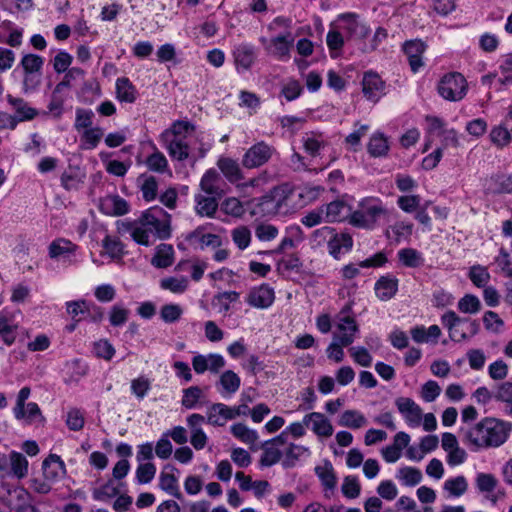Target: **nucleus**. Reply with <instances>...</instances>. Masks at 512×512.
I'll use <instances>...</instances> for the list:
<instances>
[{
	"label": "nucleus",
	"mask_w": 512,
	"mask_h": 512,
	"mask_svg": "<svg viewBox=\"0 0 512 512\" xmlns=\"http://www.w3.org/2000/svg\"><path fill=\"white\" fill-rule=\"evenodd\" d=\"M94 113L90 109L77 108L74 128L80 132L81 130L92 127Z\"/></svg>",
	"instance_id": "obj_61"
},
{
	"label": "nucleus",
	"mask_w": 512,
	"mask_h": 512,
	"mask_svg": "<svg viewBox=\"0 0 512 512\" xmlns=\"http://www.w3.org/2000/svg\"><path fill=\"white\" fill-rule=\"evenodd\" d=\"M20 65L23 68L24 73H38L41 75L44 58L37 54H25L20 61Z\"/></svg>",
	"instance_id": "obj_50"
},
{
	"label": "nucleus",
	"mask_w": 512,
	"mask_h": 512,
	"mask_svg": "<svg viewBox=\"0 0 512 512\" xmlns=\"http://www.w3.org/2000/svg\"><path fill=\"white\" fill-rule=\"evenodd\" d=\"M116 98L120 102L134 103L137 99L138 92L136 87L127 77H120L116 80Z\"/></svg>",
	"instance_id": "obj_30"
},
{
	"label": "nucleus",
	"mask_w": 512,
	"mask_h": 512,
	"mask_svg": "<svg viewBox=\"0 0 512 512\" xmlns=\"http://www.w3.org/2000/svg\"><path fill=\"white\" fill-rule=\"evenodd\" d=\"M44 478L49 482H57L66 475V466L61 457L57 454H50L42 462Z\"/></svg>",
	"instance_id": "obj_17"
},
{
	"label": "nucleus",
	"mask_w": 512,
	"mask_h": 512,
	"mask_svg": "<svg viewBox=\"0 0 512 512\" xmlns=\"http://www.w3.org/2000/svg\"><path fill=\"white\" fill-rule=\"evenodd\" d=\"M389 148L388 138L381 132L373 133L367 144V152L373 158L386 157Z\"/></svg>",
	"instance_id": "obj_28"
},
{
	"label": "nucleus",
	"mask_w": 512,
	"mask_h": 512,
	"mask_svg": "<svg viewBox=\"0 0 512 512\" xmlns=\"http://www.w3.org/2000/svg\"><path fill=\"white\" fill-rule=\"evenodd\" d=\"M511 430L509 422L494 418L485 417L474 425L460 428L462 441L472 450L497 448L503 445Z\"/></svg>",
	"instance_id": "obj_2"
},
{
	"label": "nucleus",
	"mask_w": 512,
	"mask_h": 512,
	"mask_svg": "<svg viewBox=\"0 0 512 512\" xmlns=\"http://www.w3.org/2000/svg\"><path fill=\"white\" fill-rule=\"evenodd\" d=\"M395 405L406 423L411 427L419 426L422 419L421 407L409 397H398Z\"/></svg>",
	"instance_id": "obj_14"
},
{
	"label": "nucleus",
	"mask_w": 512,
	"mask_h": 512,
	"mask_svg": "<svg viewBox=\"0 0 512 512\" xmlns=\"http://www.w3.org/2000/svg\"><path fill=\"white\" fill-rule=\"evenodd\" d=\"M399 261L408 268H418L424 263L422 254L414 248H403L397 253Z\"/></svg>",
	"instance_id": "obj_43"
},
{
	"label": "nucleus",
	"mask_w": 512,
	"mask_h": 512,
	"mask_svg": "<svg viewBox=\"0 0 512 512\" xmlns=\"http://www.w3.org/2000/svg\"><path fill=\"white\" fill-rule=\"evenodd\" d=\"M468 90V84L464 76L459 72H450L441 77L437 91L439 95L452 102L462 100Z\"/></svg>",
	"instance_id": "obj_5"
},
{
	"label": "nucleus",
	"mask_w": 512,
	"mask_h": 512,
	"mask_svg": "<svg viewBox=\"0 0 512 512\" xmlns=\"http://www.w3.org/2000/svg\"><path fill=\"white\" fill-rule=\"evenodd\" d=\"M398 279L392 275L381 276L375 283L374 290L376 296L381 301H388L393 298L398 291Z\"/></svg>",
	"instance_id": "obj_23"
},
{
	"label": "nucleus",
	"mask_w": 512,
	"mask_h": 512,
	"mask_svg": "<svg viewBox=\"0 0 512 512\" xmlns=\"http://www.w3.org/2000/svg\"><path fill=\"white\" fill-rule=\"evenodd\" d=\"M322 208L327 223L343 222L347 219L350 221L353 213L352 207L339 199L322 205Z\"/></svg>",
	"instance_id": "obj_15"
},
{
	"label": "nucleus",
	"mask_w": 512,
	"mask_h": 512,
	"mask_svg": "<svg viewBox=\"0 0 512 512\" xmlns=\"http://www.w3.org/2000/svg\"><path fill=\"white\" fill-rule=\"evenodd\" d=\"M274 299L275 294L273 288L268 284H262L251 289L246 302L252 307L265 309L272 305Z\"/></svg>",
	"instance_id": "obj_18"
},
{
	"label": "nucleus",
	"mask_w": 512,
	"mask_h": 512,
	"mask_svg": "<svg viewBox=\"0 0 512 512\" xmlns=\"http://www.w3.org/2000/svg\"><path fill=\"white\" fill-rule=\"evenodd\" d=\"M427 48L425 42L420 39L407 40L403 44V52L407 56L410 69L417 73L424 66L423 54Z\"/></svg>",
	"instance_id": "obj_13"
},
{
	"label": "nucleus",
	"mask_w": 512,
	"mask_h": 512,
	"mask_svg": "<svg viewBox=\"0 0 512 512\" xmlns=\"http://www.w3.org/2000/svg\"><path fill=\"white\" fill-rule=\"evenodd\" d=\"M202 397V389L199 386H190L183 390L181 404L186 409H193L197 406Z\"/></svg>",
	"instance_id": "obj_58"
},
{
	"label": "nucleus",
	"mask_w": 512,
	"mask_h": 512,
	"mask_svg": "<svg viewBox=\"0 0 512 512\" xmlns=\"http://www.w3.org/2000/svg\"><path fill=\"white\" fill-rule=\"evenodd\" d=\"M233 57L237 71H247L256 59L255 48L250 44H240L234 48Z\"/></svg>",
	"instance_id": "obj_21"
},
{
	"label": "nucleus",
	"mask_w": 512,
	"mask_h": 512,
	"mask_svg": "<svg viewBox=\"0 0 512 512\" xmlns=\"http://www.w3.org/2000/svg\"><path fill=\"white\" fill-rule=\"evenodd\" d=\"M174 249L170 244H160L153 256L151 263L157 268H167L173 264Z\"/></svg>",
	"instance_id": "obj_36"
},
{
	"label": "nucleus",
	"mask_w": 512,
	"mask_h": 512,
	"mask_svg": "<svg viewBox=\"0 0 512 512\" xmlns=\"http://www.w3.org/2000/svg\"><path fill=\"white\" fill-rule=\"evenodd\" d=\"M221 197L218 196H204L198 194L195 196V210L199 216L214 217L218 209V200Z\"/></svg>",
	"instance_id": "obj_32"
},
{
	"label": "nucleus",
	"mask_w": 512,
	"mask_h": 512,
	"mask_svg": "<svg viewBox=\"0 0 512 512\" xmlns=\"http://www.w3.org/2000/svg\"><path fill=\"white\" fill-rule=\"evenodd\" d=\"M315 474L321 481L322 486L325 489V497L330 498V495L327 491H332L336 487L337 477L335 475L332 464L329 461H326L324 466H316Z\"/></svg>",
	"instance_id": "obj_31"
},
{
	"label": "nucleus",
	"mask_w": 512,
	"mask_h": 512,
	"mask_svg": "<svg viewBox=\"0 0 512 512\" xmlns=\"http://www.w3.org/2000/svg\"><path fill=\"white\" fill-rule=\"evenodd\" d=\"M345 35L343 32H340L339 30L331 29L327 33L326 36V43L330 50V54L332 58H335L338 56V51L342 49L344 46V39Z\"/></svg>",
	"instance_id": "obj_56"
},
{
	"label": "nucleus",
	"mask_w": 512,
	"mask_h": 512,
	"mask_svg": "<svg viewBox=\"0 0 512 512\" xmlns=\"http://www.w3.org/2000/svg\"><path fill=\"white\" fill-rule=\"evenodd\" d=\"M130 311L121 305H113L109 312V322L114 327L124 325L129 317Z\"/></svg>",
	"instance_id": "obj_64"
},
{
	"label": "nucleus",
	"mask_w": 512,
	"mask_h": 512,
	"mask_svg": "<svg viewBox=\"0 0 512 512\" xmlns=\"http://www.w3.org/2000/svg\"><path fill=\"white\" fill-rule=\"evenodd\" d=\"M240 294L236 291H225L214 295L212 306L218 308L219 312H228L230 304L239 299Z\"/></svg>",
	"instance_id": "obj_45"
},
{
	"label": "nucleus",
	"mask_w": 512,
	"mask_h": 512,
	"mask_svg": "<svg viewBox=\"0 0 512 512\" xmlns=\"http://www.w3.org/2000/svg\"><path fill=\"white\" fill-rule=\"evenodd\" d=\"M367 419L365 416L357 410H346L342 413L339 418L338 424L342 427L350 429H359L365 426Z\"/></svg>",
	"instance_id": "obj_42"
},
{
	"label": "nucleus",
	"mask_w": 512,
	"mask_h": 512,
	"mask_svg": "<svg viewBox=\"0 0 512 512\" xmlns=\"http://www.w3.org/2000/svg\"><path fill=\"white\" fill-rule=\"evenodd\" d=\"M335 232L336 229L330 226H323L314 230L311 235V243L313 247H328Z\"/></svg>",
	"instance_id": "obj_53"
},
{
	"label": "nucleus",
	"mask_w": 512,
	"mask_h": 512,
	"mask_svg": "<svg viewBox=\"0 0 512 512\" xmlns=\"http://www.w3.org/2000/svg\"><path fill=\"white\" fill-rule=\"evenodd\" d=\"M386 213L387 210L380 199L367 197L362 199L358 204V209L353 211L350 224L357 228L372 230Z\"/></svg>",
	"instance_id": "obj_3"
},
{
	"label": "nucleus",
	"mask_w": 512,
	"mask_h": 512,
	"mask_svg": "<svg viewBox=\"0 0 512 512\" xmlns=\"http://www.w3.org/2000/svg\"><path fill=\"white\" fill-rule=\"evenodd\" d=\"M232 435L246 444H254L258 440V433L243 423H236L230 427Z\"/></svg>",
	"instance_id": "obj_48"
},
{
	"label": "nucleus",
	"mask_w": 512,
	"mask_h": 512,
	"mask_svg": "<svg viewBox=\"0 0 512 512\" xmlns=\"http://www.w3.org/2000/svg\"><path fill=\"white\" fill-rule=\"evenodd\" d=\"M170 469L171 471L176 470L173 466L167 465L164 470ZM159 487L172 495L173 497L181 500L182 494L179 491L178 479L172 474L166 471H162L159 477Z\"/></svg>",
	"instance_id": "obj_33"
},
{
	"label": "nucleus",
	"mask_w": 512,
	"mask_h": 512,
	"mask_svg": "<svg viewBox=\"0 0 512 512\" xmlns=\"http://www.w3.org/2000/svg\"><path fill=\"white\" fill-rule=\"evenodd\" d=\"M309 449L305 446L290 443L283 453L282 466L284 469L293 468L296 466L299 459L304 455L308 454Z\"/></svg>",
	"instance_id": "obj_38"
},
{
	"label": "nucleus",
	"mask_w": 512,
	"mask_h": 512,
	"mask_svg": "<svg viewBox=\"0 0 512 512\" xmlns=\"http://www.w3.org/2000/svg\"><path fill=\"white\" fill-rule=\"evenodd\" d=\"M18 325L3 311L0 312V336L5 345L11 346L16 341V330Z\"/></svg>",
	"instance_id": "obj_35"
},
{
	"label": "nucleus",
	"mask_w": 512,
	"mask_h": 512,
	"mask_svg": "<svg viewBox=\"0 0 512 512\" xmlns=\"http://www.w3.org/2000/svg\"><path fill=\"white\" fill-rule=\"evenodd\" d=\"M306 426L311 425V430L318 436L330 437L333 434V426L324 414L312 412L303 418Z\"/></svg>",
	"instance_id": "obj_22"
},
{
	"label": "nucleus",
	"mask_w": 512,
	"mask_h": 512,
	"mask_svg": "<svg viewBox=\"0 0 512 512\" xmlns=\"http://www.w3.org/2000/svg\"><path fill=\"white\" fill-rule=\"evenodd\" d=\"M153 153L150 154L146 160L145 165L147 168L155 173L164 174L170 172L168 160L165 155L153 145Z\"/></svg>",
	"instance_id": "obj_37"
},
{
	"label": "nucleus",
	"mask_w": 512,
	"mask_h": 512,
	"mask_svg": "<svg viewBox=\"0 0 512 512\" xmlns=\"http://www.w3.org/2000/svg\"><path fill=\"white\" fill-rule=\"evenodd\" d=\"M125 228L137 244L151 246L157 239L171 237V215L160 206H152L136 221L125 224Z\"/></svg>",
	"instance_id": "obj_1"
},
{
	"label": "nucleus",
	"mask_w": 512,
	"mask_h": 512,
	"mask_svg": "<svg viewBox=\"0 0 512 512\" xmlns=\"http://www.w3.org/2000/svg\"><path fill=\"white\" fill-rule=\"evenodd\" d=\"M7 492L15 499V506L13 509L18 512H25L32 507L33 498L29 491L24 487L17 486L13 489H8Z\"/></svg>",
	"instance_id": "obj_39"
},
{
	"label": "nucleus",
	"mask_w": 512,
	"mask_h": 512,
	"mask_svg": "<svg viewBox=\"0 0 512 512\" xmlns=\"http://www.w3.org/2000/svg\"><path fill=\"white\" fill-rule=\"evenodd\" d=\"M339 335H334V339L340 341L344 346L351 345L359 332V326L356 320L348 315L339 317L337 324Z\"/></svg>",
	"instance_id": "obj_19"
},
{
	"label": "nucleus",
	"mask_w": 512,
	"mask_h": 512,
	"mask_svg": "<svg viewBox=\"0 0 512 512\" xmlns=\"http://www.w3.org/2000/svg\"><path fill=\"white\" fill-rule=\"evenodd\" d=\"M294 35L291 31L272 37L268 40L265 37L260 38V42L264 46L268 54L279 60H286L290 57V50L294 44Z\"/></svg>",
	"instance_id": "obj_7"
},
{
	"label": "nucleus",
	"mask_w": 512,
	"mask_h": 512,
	"mask_svg": "<svg viewBox=\"0 0 512 512\" xmlns=\"http://www.w3.org/2000/svg\"><path fill=\"white\" fill-rule=\"evenodd\" d=\"M99 210L108 216H123L130 211V205L118 194H113L100 199Z\"/></svg>",
	"instance_id": "obj_16"
},
{
	"label": "nucleus",
	"mask_w": 512,
	"mask_h": 512,
	"mask_svg": "<svg viewBox=\"0 0 512 512\" xmlns=\"http://www.w3.org/2000/svg\"><path fill=\"white\" fill-rule=\"evenodd\" d=\"M468 277L471 282L478 288L487 286L491 278L487 268L482 265H473L470 267Z\"/></svg>",
	"instance_id": "obj_52"
},
{
	"label": "nucleus",
	"mask_w": 512,
	"mask_h": 512,
	"mask_svg": "<svg viewBox=\"0 0 512 512\" xmlns=\"http://www.w3.org/2000/svg\"><path fill=\"white\" fill-rule=\"evenodd\" d=\"M232 240L240 250L246 249L251 241V232L246 226H240L232 230Z\"/></svg>",
	"instance_id": "obj_62"
},
{
	"label": "nucleus",
	"mask_w": 512,
	"mask_h": 512,
	"mask_svg": "<svg viewBox=\"0 0 512 512\" xmlns=\"http://www.w3.org/2000/svg\"><path fill=\"white\" fill-rule=\"evenodd\" d=\"M342 494L348 499H355L360 495L361 486L356 476H346L341 486Z\"/></svg>",
	"instance_id": "obj_60"
},
{
	"label": "nucleus",
	"mask_w": 512,
	"mask_h": 512,
	"mask_svg": "<svg viewBox=\"0 0 512 512\" xmlns=\"http://www.w3.org/2000/svg\"><path fill=\"white\" fill-rule=\"evenodd\" d=\"M338 28L344 33L347 40L351 39H364L369 33V27L358 20V15L355 13L341 14L338 18Z\"/></svg>",
	"instance_id": "obj_9"
},
{
	"label": "nucleus",
	"mask_w": 512,
	"mask_h": 512,
	"mask_svg": "<svg viewBox=\"0 0 512 512\" xmlns=\"http://www.w3.org/2000/svg\"><path fill=\"white\" fill-rule=\"evenodd\" d=\"M353 238L347 232L338 233L337 231L331 238L327 247L328 253L335 260H339L342 255L350 252L353 248Z\"/></svg>",
	"instance_id": "obj_20"
},
{
	"label": "nucleus",
	"mask_w": 512,
	"mask_h": 512,
	"mask_svg": "<svg viewBox=\"0 0 512 512\" xmlns=\"http://www.w3.org/2000/svg\"><path fill=\"white\" fill-rule=\"evenodd\" d=\"M221 182L220 174L212 168L207 170L202 176L200 187L208 195L222 197L224 190L220 186Z\"/></svg>",
	"instance_id": "obj_26"
},
{
	"label": "nucleus",
	"mask_w": 512,
	"mask_h": 512,
	"mask_svg": "<svg viewBox=\"0 0 512 512\" xmlns=\"http://www.w3.org/2000/svg\"><path fill=\"white\" fill-rule=\"evenodd\" d=\"M8 472L9 477H15L19 480L28 475V460L22 453L12 451L9 454Z\"/></svg>",
	"instance_id": "obj_29"
},
{
	"label": "nucleus",
	"mask_w": 512,
	"mask_h": 512,
	"mask_svg": "<svg viewBox=\"0 0 512 512\" xmlns=\"http://www.w3.org/2000/svg\"><path fill=\"white\" fill-rule=\"evenodd\" d=\"M263 453L260 457V466L262 467H271L277 464L283 453L277 447H273V445H266V441L262 444Z\"/></svg>",
	"instance_id": "obj_51"
},
{
	"label": "nucleus",
	"mask_w": 512,
	"mask_h": 512,
	"mask_svg": "<svg viewBox=\"0 0 512 512\" xmlns=\"http://www.w3.org/2000/svg\"><path fill=\"white\" fill-rule=\"evenodd\" d=\"M494 400L505 404L506 414L512 416V381L495 384Z\"/></svg>",
	"instance_id": "obj_34"
},
{
	"label": "nucleus",
	"mask_w": 512,
	"mask_h": 512,
	"mask_svg": "<svg viewBox=\"0 0 512 512\" xmlns=\"http://www.w3.org/2000/svg\"><path fill=\"white\" fill-rule=\"evenodd\" d=\"M102 246L113 259H121L124 255V245L116 236L106 235L102 241Z\"/></svg>",
	"instance_id": "obj_49"
},
{
	"label": "nucleus",
	"mask_w": 512,
	"mask_h": 512,
	"mask_svg": "<svg viewBox=\"0 0 512 512\" xmlns=\"http://www.w3.org/2000/svg\"><path fill=\"white\" fill-rule=\"evenodd\" d=\"M78 245L66 238H57L48 246V255L51 259L63 261L71 265L78 250Z\"/></svg>",
	"instance_id": "obj_10"
},
{
	"label": "nucleus",
	"mask_w": 512,
	"mask_h": 512,
	"mask_svg": "<svg viewBox=\"0 0 512 512\" xmlns=\"http://www.w3.org/2000/svg\"><path fill=\"white\" fill-rule=\"evenodd\" d=\"M194 130L195 126L191 122L176 120L175 122H173L172 126L169 129L163 132L162 137L167 139L170 135H172L173 137L187 136Z\"/></svg>",
	"instance_id": "obj_55"
},
{
	"label": "nucleus",
	"mask_w": 512,
	"mask_h": 512,
	"mask_svg": "<svg viewBox=\"0 0 512 512\" xmlns=\"http://www.w3.org/2000/svg\"><path fill=\"white\" fill-rule=\"evenodd\" d=\"M137 186L146 202H151L158 195V181L155 176L142 173L137 177Z\"/></svg>",
	"instance_id": "obj_27"
},
{
	"label": "nucleus",
	"mask_w": 512,
	"mask_h": 512,
	"mask_svg": "<svg viewBox=\"0 0 512 512\" xmlns=\"http://www.w3.org/2000/svg\"><path fill=\"white\" fill-rule=\"evenodd\" d=\"M31 394V389L25 386L17 394L16 403L13 407V415L26 425L41 424L46 422L39 405L35 402L26 403Z\"/></svg>",
	"instance_id": "obj_4"
},
{
	"label": "nucleus",
	"mask_w": 512,
	"mask_h": 512,
	"mask_svg": "<svg viewBox=\"0 0 512 512\" xmlns=\"http://www.w3.org/2000/svg\"><path fill=\"white\" fill-rule=\"evenodd\" d=\"M386 84L380 75L372 70L366 71L362 78V92L371 102H378L385 95Z\"/></svg>",
	"instance_id": "obj_11"
},
{
	"label": "nucleus",
	"mask_w": 512,
	"mask_h": 512,
	"mask_svg": "<svg viewBox=\"0 0 512 512\" xmlns=\"http://www.w3.org/2000/svg\"><path fill=\"white\" fill-rule=\"evenodd\" d=\"M302 261L296 254H289L280 259L277 263V270L282 275H289L291 272L299 273Z\"/></svg>",
	"instance_id": "obj_46"
},
{
	"label": "nucleus",
	"mask_w": 512,
	"mask_h": 512,
	"mask_svg": "<svg viewBox=\"0 0 512 512\" xmlns=\"http://www.w3.org/2000/svg\"><path fill=\"white\" fill-rule=\"evenodd\" d=\"M457 307L462 313L475 314L480 311L481 302L477 296L466 294L458 301Z\"/></svg>",
	"instance_id": "obj_59"
},
{
	"label": "nucleus",
	"mask_w": 512,
	"mask_h": 512,
	"mask_svg": "<svg viewBox=\"0 0 512 512\" xmlns=\"http://www.w3.org/2000/svg\"><path fill=\"white\" fill-rule=\"evenodd\" d=\"M276 154L274 146L259 141L253 144L242 157V165L247 169L259 168L268 163Z\"/></svg>",
	"instance_id": "obj_6"
},
{
	"label": "nucleus",
	"mask_w": 512,
	"mask_h": 512,
	"mask_svg": "<svg viewBox=\"0 0 512 512\" xmlns=\"http://www.w3.org/2000/svg\"><path fill=\"white\" fill-rule=\"evenodd\" d=\"M237 417V413H233V409L223 403L213 404L207 414V422L214 426H223L225 421L232 420Z\"/></svg>",
	"instance_id": "obj_25"
},
{
	"label": "nucleus",
	"mask_w": 512,
	"mask_h": 512,
	"mask_svg": "<svg viewBox=\"0 0 512 512\" xmlns=\"http://www.w3.org/2000/svg\"><path fill=\"white\" fill-rule=\"evenodd\" d=\"M288 197L285 187H275L258 199V211L267 216L278 214Z\"/></svg>",
	"instance_id": "obj_8"
},
{
	"label": "nucleus",
	"mask_w": 512,
	"mask_h": 512,
	"mask_svg": "<svg viewBox=\"0 0 512 512\" xmlns=\"http://www.w3.org/2000/svg\"><path fill=\"white\" fill-rule=\"evenodd\" d=\"M183 313V310L178 304H165L161 307L160 317L165 323L177 322Z\"/></svg>",
	"instance_id": "obj_63"
},
{
	"label": "nucleus",
	"mask_w": 512,
	"mask_h": 512,
	"mask_svg": "<svg viewBox=\"0 0 512 512\" xmlns=\"http://www.w3.org/2000/svg\"><path fill=\"white\" fill-rule=\"evenodd\" d=\"M103 130L100 127H90L85 129L81 135V141L85 149H95L101 138L103 137Z\"/></svg>",
	"instance_id": "obj_57"
},
{
	"label": "nucleus",
	"mask_w": 512,
	"mask_h": 512,
	"mask_svg": "<svg viewBox=\"0 0 512 512\" xmlns=\"http://www.w3.org/2000/svg\"><path fill=\"white\" fill-rule=\"evenodd\" d=\"M219 384L222 387V390H220L222 395H232L240 388L241 379L234 371L226 370L220 375Z\"/></svg>",
	"instance_id": "obj_41"
},
{
	"label": "nucleus",
	"mask_w": 512,
	"mask_h": 512,
	"mask_svg": "<svg viewBox=\"0 0 512 512\" xmlns=\"http://www.w3.org/2000/svg\"><path fill=\"white\" fill-rule=\"evenodd\" d=\"M7 102L15 111V114L12 116L16 119L17 123L30 121L38 115V111L35 108L30 107L23 98L8 95Z\"/></svg>",
	"instance_id": "obj_24"
},
{
	"label": "nucleus",
	"mask_w": 512,
	"mask_h": 512,
	"mask_svg": "<svg viewBox=\"0 0 512 512\" xmlns=\"http://www.w3.org/2000/svg\"><path fill=\"white\" fill-rule=\"evenodd\" d=\"M443 489L452 497H460L468 489L467 479L463 475L449 478L444 482Z\"/></svg>",
	"instance_id": "obj_44"
},
{
	"label": "nucleus",
	"mask_w": 512,
	"mask_h": 512,
	"mask_svg": "<svg viewBox=\"0 0 512 512\" xmlns=\"http://www.w3.org/2000/svg\"><path fill=\"white\" fill-rule=\"evenodd\" d=\"M475 485L480 493H491L497 487L498 480L491 473L480 472L476 475Z\"/></svg>",
	"instance_id": "obj_54"
},
{
	"label": "nucleus",
	"mask_w": 512,
	"mask_h": 512,
	"mask_svg": "<svg viewBox=\"0 0 512 512\" xmlns=\"http://www.w3.org/2000/svg\"><path fill=\"white\" fill-rule=\"evenodd\" d=\"M396 477L403 485L413 487L421 482L422 473L418 468L406 466L398 470Z\"/></svg>",
	"instance_id": "obj_47"
},
{
	"label": "nucleus",
	"mask_w": 512,
	"mask_h": 512,
	"mask_svg": "<svg viewBox=\"0 0 512 512\" xmlns=\"http://www.w3.org/2000/svg\"><path fill=\"white\" fill-rule=\"evenodd\" d=\"M217 166L230 182H236L243 178L239 164L231 158H219Z\"/></svg>",
	"instance_id": "obj_40"
},
{
	"label": "nucleus",
	"mask_w": 512,
	"mask_h": 512,
	"mask_svg": "<svg viewBox=\"0 0 512 512\" xmlns=\"http://www.w3.org/2000/svg\"><path fill=\"white\" fill-rule=\"evenodd\" d=\"M225 364L224 357L217 353L197 354L192 358V367L197 374H203L206 371L217 374Z\"/></svg>",
	"instance_id": "obj_12"
}]
</instances>
